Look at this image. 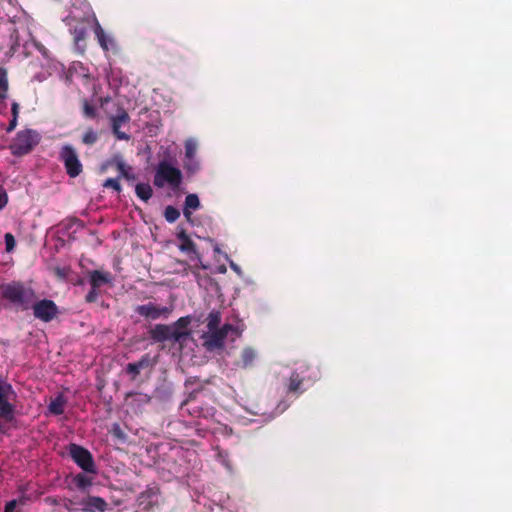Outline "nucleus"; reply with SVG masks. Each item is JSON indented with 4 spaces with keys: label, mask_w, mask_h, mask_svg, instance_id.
Returning a JSON list of instances; mask_svg holds the SVG:
<instances>
[{
    "label": "nucleus",
    "mask_w": 512,
    "mask_h": 512,
    "mask_svg": "<svg viewBox=\"0 0 512 512\" xmlns=\"http://www.w3.org/2000/svg\"><path fill=\"white\" fill-rule=\"evenodd\" d=\"M192 417L191 421L184 420L194 429L195 433L200 437H205L207 433H211L216 439L228 438L232 436L233 430L230 426L222 423L219 415L212 406H200L193 400H186L180 406V415Z\"/></svg>",
    "instance_id": "obj_1"
},
{
    "label": "nucleus",
    "mask_w": 512,
    "mask_h": 512,
    "mask_svg": "<svg viewBox=\"0 0 512 512\" xmlns=\"http://www.w3.org/2000/svg\"><path fill=\"white\" fill-rule=\"evenodd\" d=\"M33 20L23 15L8 20L0 26V48L8 49L10 53H15L20 47L27 50L30 45L36 46L32 37L31 25Z\"/></svg>",
    "instance_id": "obj_2"
},
{
    "label": "nucleus",
    "mask_w": 512,
    "mask_h": 512,
    "mask_svg": "<svg viewBox=\"0 0 512 512\" xmlns=\"http://www.w3.org/2000/svg\"><path fill=\"white\" fill-rule=\"evenodd\" d=\"M69 28V32L74 37V44L79 52L84 51V45L81 43L87 35V27L96 26L99 23L91 6L84 0H75L72 4L69 14L63 20Z\"/></svg>",
    "instance_id": "obj_3"
},
{
    "label": "nucleus",
    "mask_w": 512,
    "mask_h": 512,
    "mask_svg": "<svg viewBox=\"0 0 512 512\" xmlns=\"http://www.w3.org/2000/svg\"><path fill=\"white\" fill-rule=\"evenodd\" d=\"M221 313L216 310H212L207 317L206 330L201 335L202 345L207 351H215L222 349L225 344V340L228 335L234 334L236 337L239 336V332L232 324H221Z\"/></svg>",
    "instance_id": "obj_4"
},
{
    "label": "nucleus",
    "mask_w": 512,
    "mask_h": 512,
    "mask_svg": "<svg viewBox=\"0 0 512 512\" xmlns=\"http://www.w3.org/2000/svg\"><path fill=\"white\" fill-rule=\"evenodd\" d=\"M1 295L13 306L27 310L36 299L35 290L20 281H12L0 287Z\"/></svg>",
    "instance_id": "obj_5"
},
{
    "label": "nucleus",
    "mask_w": 512,
    "mask_h": 512,
    "mask_svg": "<svg viewBox=\"0 0 512 512\" xmlns=\"http://www.w3.org/2000/svg\"><path fill=\"white\" fill-rule=\"evenodd\" d=\"M183 181L181 170L172 161L162 159L159 161L154 175V185L158 188L165 186L173 191L179 189Z\"/></svg>",
    "instance_id": "obj_6"
},
{
    "label": "nucleus",
    "mask_w": 512,
    "mask_h": 512,
    "mask_svg": "<svg viewBox=\"0 0 512 512\" xmlns=\"http://www.w3.org/2000/svg\"><path fill=\"white\" fill-rule=\"evenodd\" d=\"M319 378V371L306 365L299 366L289 377L287 391L289 393H303Z\"/></svg>",
    "instance_id": "obj_7"
},
{
    "label": "nucleus",
    "mask_w": 512,
    "mask_h": 512,
    "mask_svg": "<svg viewBox=\"0 0 512 512\" xmlns=\"http://www.w3.org/2000/svg\"><path fill=\"white\" fill-rule=\"evenodd\" d=\"M40 141L39 134L32 129L19 131L10 145L14 156H22L29 153Z\"/></svg>",
    "instance_id": "obj_8"
},
{
    "label": "nucleus",
    "mask_w": 512,
    "mask_h": 512,
    "mask_svg": "<svg viewBox=\"0 0 512 512\" xmlns=\"http://www.w3.org/2000/svg\"><path fill=\"white\" fill-rule=\"evenodd\" d=\"M59 160L63 163L69 177L76 178L81 174L83 166L71 144H65L60 148Z\"/></svg>",
    "instance_id": "obj_9"
},
{
    "label": "nucleus",
    "mask_w": 512,
    "mask_h": 512,
    "mask_svg": "<svg viewBox=\"0 0 512 512\" xmlns=\"http://www.w3.org/2000/svg\"><path fill=\"white\" fill-rule=\"evenodd\" d=\"M72 460L86 473H96V465L91 452L81 445L71 443L67 447Z\"/></svg>",
    "instance_id": "obj_10"
},
{
    "label": "nucleus",
    "mask_w": 512,
    "mask_h": 512,
    "mask_svg": "<svg viewBox=\"0 0 512 512\" xmlns=\"http://www.w3.org/2000/svg\"><path fill=\"white\" fill-rule=\"evenodd\" d=\"M16 397L11 384L0 379V417L11 421L14 418L15 406L12 403Z\"/></svg>",
    "instance_id": "obj_11"
},
{
    "label": "nucleus",
    "mask_w": 512,
    "mask_h": 512,
    "mask_svg": "<svg viewBox=\"0 0 512 512\" xmlns=\"http://www.w3.org/2000/svg\"><path fill=\"white\" fill-rule=\"evenodd\" d=\"M183 169L187 176H193L201 170V162L197 157L198 143L194 138H188L185 143Z\"/></svg>",
    "instance_id": "obj_12"
},
{
    "label": "nucleus",
    "mask_w": 512,
    "mask_h": 512,
    "mask_svg": "<svg viewBox=\"0 0 512 512\" xmlns=\"http://www.w3.org/2000/svg\"><path fill=\"white\" fill-rule=\"evenodd\" d=\"M30 308L34 317L45 323L51 322L59 313L58 306L50 299L34 300Z\"/></svg>",
    "instance_id": "obj_13"
},
{
    "label": "nucleus",
    "mask_w": 512,
    "mask_h": 512,
    "mask_svg": "<svg viewBox=\"0 0 512 512\" xmlns=\"http://www.w3.org/2000/svg\"><path fill=\"white\" fill-rule=\"evenodd\" d=\"M136 312L139 315L151 320H156L159 318L166 319L172 312V308L167 306H158L154 303H148L137 306Z\"/></svg>",
    "instance_id": "obj_14"
},
{
    "label": "nucleus",
    "mask_w": 512,
    "mask_h": 512,
    "mask_svg": "<svg viewBox=\"0 0 512 512\" xmlns=\"http://www.w3.org/2000/svg\"><path fill=\"white\" fill-rule=\"evenodd\" d=\"M83 512H105L107 510V502L99 496H87L78 502Z\"/></svg>",
    "instance_id": "obj_15"
},
{
    "label": "nucleus",
    "mask_w": 512,
    "mask_h": 512,
    "mask_svg": "<svg viewBox=\"0 0 512 512\" xmlns=\"http://www.w3.org/2000/svg\"><path fill=\"white\" fill-rule=\"evenodd\" d=\"M130 120L128 113L125 110H119L118 113L111 117V127L114 135L118 140H129L130 135L120 130L122 125H125Z\"/></svg>",
    "instance_id": "obj_16"
},
{
    "label": "nucleus",
    "mask_w": 512,
    "mask_h": 512,
    "mask_svg": "<svg viewBox=\"0 0 512 512\" xmlns=\"http://www.w3.org/2000/svg\"><path fill=\"white\" fill-rule=\"evenodd\" d=\"M201 208L199 196L196 193H190L185 197L183 204V215L187 222L192 223V215Z\"/></svg>",
    "instance_id": "obj_17"
},
{
    "label": "nucleus",
    "mask_w": 512,
    "mask_h": 512,
    "mask_svg": "<svg viewBox=\"0 0 512 512\" xmlns=\"http://www.w3.org/2000/svg\"><path fill=\"white\" fill-rule=\"evenodd\" d=\"M113 281V276L110 272L100 270H93L89 275L90 285L100 288L104 284H110Z\"/></svg>",
    "instance_id": "obj_18"
},
{
    "label": "nucleus",
    "mask_w": 512,
    "mask_h": 512,
    "mask_svg": "<svg viewBox=\"0 0 512 512\" xmlns=\"http://www.w3.org/2000/svg\"><path fill=\"white\" fill-rule=\"evenodd\" d=\"M153 365L152 358L149 354H145L141 357V359L137 362L128 363L125 370L128 374L132 375L133 377H136L140 371L144 368H147L149 366Z\"/></svg>",
    "instance_id": "obj_19"
},
{
    "label": "nucleus",
    "mask_w": 512,
    "mask_h": 512,
    "mask_svg": "<svg viewBox=\"0 0 512 512\" xmlns=\"http://www.w3.org/2000/svg\"><path fill=\"white\" fill-rule=\"evenodd\" d=\"M89 77V69L81 62H73L68 69V80L74 81L75 79H86Z\"/></svg>",
    "instance_id": "obj_20"
},
{
    "label": "nucleus",
    "mask_w": 512,
    "mask_h": 512,
    "mask_svg": "<svg viewBox=\"0 0 512 512\" xmlns=\"http://www.w3.org/2000/svg\"><path fill=\"white\" fill-rule=\"evenodd\" d=\"M94 33L99 45L103 50L108 51L114 47L113 38L103 30L99 23H96V26L94 27Z\"/></svg>",
    "instance_id": "obj_21"
},
{
    "label": "nucleus",
    "mask_w": 512,
    "mask_h": 512,
    "mask_svg": "<svg viewBox=\"0 0 512 512\" xmlns=\"http://www.w3.org/2000/svg\"><path fill=\"white\" fill-rule=\"evenodd\" d=\"M8 98V78L4 69L0 68V113L5 114L7 105L6 99Z\"/></svg>",
    "instance_id": "obj_22"
},
{
    "label": "nucleus",
    "mask_w": 512,
    "mask_h": 512,
    "mask_svg": "<svg viewBox=\"0 0 512 512\" xmlns=\"http://www.w3.org/2000/svg\"><path fill=\"white\" fill-rule=\"evenodd\" d=\"M257 359V352L251 347H245L241 352L240 362L236 365L242 369H247L253 366Z\"/></svg>",
    "instance_id": "obj_23"
},
{
    "label": "nucleus",
    "mask_w": 512,
    "mask_h": 512,
    "mask_svg": "<svg viewBox=\"0 0 512 512\" xmlns=\"http://www.w3.org/2000/svg\"><path fill=\"white\" fill-rule=\"evenodd\" d=\"M170 331L169 325L157 324L151 331V338L156 342L170 340Z\"/></svg>",
    "instance_id": "obj_24"
},
{
    "label": "nucleus",
    "mask_w": 512,
    "mask_h": 512,
    "mask_svg": "<svg viewBox=\"0 0 512 512\" xmlns=\"http://www.w3.org/2000/svg\"><path fill=\"white\" fill-rule=\"evenodd\" d=\"M215 460L220 463L227 472L233 473V465L229 457V453L226 450L220 449L218 446L215 447Z\"/></svg>",
    "instance_id": "obj_25"
},
{
    "label": "nucleus",
    "mask_w": 512,
    "mask_h": 512,
    "mask_svg": "<svg viewBox=\"0 0 512 512\" xmlns=\"http://www.w3.org/2000/svg\"><path fill=\"white\" fill-rule=\"evenodd\" d=\"M289 407V404L286 402H280L278 406L276 407L275 411L267 414L266 412H259V411H249L252 415H260L263 419L261 422H268L275 418L276 416L282 414L287 408Z\"/></svg>",
    "instance_id": "obj_26"
},
{
    "label": "nucleus",
    "mask_w": 512,
    "mask_h": 512,
    "mask_svg": "<svg viewBox=\"0 0 512 512\" xmlns=\"http://www.w3.org/2000/svg\"><path fill=\"white\" fill-rule=\"evenodd\" d=\"M66 400L62 394L56 396L48 405V411L53 415H61L64 413Z\"/></svg>",
    "instance_id": "obj_27"
},
{
    "label": "nucleus",
    "mask_w": 512,
    "mask_h": 512,
    "mask_svg": "<svg viewBox=\"0 0 512 512\" xmlns=\"http://www.w3.org/2000/svg\"><path fill=\"white\" fill-rule=\"evenodd\" d=\"M135 193L140 200L147 202L153 195V189L149 183H138L135 186Z\"/></svg>",
    "instance_id": "obj_28"
},
{
    "label": "nucleus",
    "mask_w": 512,
    "mask_h": 512,
    "mask_svg": "<svg viewBox=\"0 0 512 512\" xmlns=\"http://www.w3.org/2000/svg\"><path fill=\"white\" fill-rule=\"evenodd\" d=\"M116 167L119 171L120 176L125 178L127 181H134L136 179V175L133 171V168L130 165L126 164L123 160H117Z\"/></svg>",
    "instance_id": "obj_29"
},
{
    "label": "nucleus",
    "mask_w": 512,
    "mask_h": 512,
    "mask_svg": "<svg viewBox=\"0 0 512 512\" xmlns=\"http://www.w3.org/2000/svg\"><path fill=\"white\" fill-rule=\"evenodd\" d=\"M171 331H170V340L179 342L183 339H186L190 333L188 329H181L179 326L175 325L174 323L172 325H169Z\"/></svg>",
    "instance_id": "obj_30"
},
{
    "label": "nucleus",
    "mask_w": 512,
    "mask_h": 512,
    "mask_svg": "<svg viewBox=\"0 0 512 512\" xmlns=\"http://www.w3.org/2000/svg\"><path fill=\"white\" fill-rule=\"evenodd\" d=\"M19 109H20L19 104L16 101H12V103H11L12 118L9 122L7 129H6L7 132H11L16 128L18 116H19Z\"/></svg>",
    "instance_id": "obj_31"
},
{
    "label": "nucleus",
    "mask_w": 512,
    "mask_h": 512,
    "mask_svg": "<svg viewBox=\"0 0 512 512\" xmlns=\"http://www.w3.org/2000/svg\"><path fill=\"white\" fill-rule=\"evenodd\" d=\"M73 482L75 483L77 488L81 490H85L86 488L92 485L91 479L83 473L75 475L73 478Z\"/></svg>",
    "instance_id": "obj_32"
},
{
    "label": "nucleus",
    "mask_w": 512,
    "mask_h": 512,
    "mask_svg": "<svg viewBox=\"0 0 512 512\" xmlns=\"http://www.w3.org/2000/svg\"><path fill=\"white\" fill-rule=\"evenodd\" d=\"M164 217L168 223H174L180 217V211L176 207L168 205L164 210Z\"/></svg>",
    "instance_id": "obj_33"
},
{
    "label": "nucleus",
    "mask_w": 512,
    "mask_h": 512,
    "mask_svg": "<svg viewBox=\"0 0 512 512\" xmlns=\"http://www.w3.org/2000/svg\"><path fill=\"white\" fill-rule=\"evenodd\" d=\"M98 140V133L94 129H88L84 132L82 136V142L85 145H93Z\"/></svg>",
    "instance_id": "obj_34"
},
{
    "label": "nucleus",
    "mask_w": 512,
    "mask_h": 512,
    "mask_svg": "<svg viewBox=\"0 0 512 512\" xmlns=\"http://www.w3.org/2000/svg\"><path fill=\"white\" fill-rule=\"evenodd\" d=\"M178 238L182 241H184V243L180 246V250L183 251V252H195V247H194V243L188 238V236L182 232L178 235Z\"/></svg>",
    "instance_id": "obj_35"
},
{
    "label": "nucleus",
    "mask_w": 512,
    "mask_h": 512,
    "mask_svg": "<svg viewBox=\"0 0 512 512\" xmlns=\"http://www.w3.org/2000/svg\"><path fill=\"white\" fill-rule=\"evenodd\" d=\"M103 186L105 188H112L115 192L120 193L121 192V185L119 183L118 178H108L103 183Z\"/></svg>",
    "instance_id": "obj_36"
},
{
    "label": "nucleus",
    "mask_w": 512,
    "mask_h": 512,
    "mask_svg": "<svg viewBox=\"0 0 512 512\" xmlns=\"http://www.w3.org/2000/svg\"><path fill=\"white\" fill-rule=\"evenodd\" d=\"M4 239H5L6 251L12 252L16 245L14 236L11 233H6L4 236Z\"/></svg>",
    "instance_id": "obj_37"
},
{
    "label": "nucleus",
    "mask_w": 512,
    "mask_h": 512,
    "mask_svg": "<svg viewBox=\"0 0 512 512\" xmlns=\"http://www.w3.org/2000/svg\"><path fill=\"white\" fill-rule=\"evenodd\" d=\"M98 287L91 286L90 291L86 295V301L89 303L95 302L98 298Z\"/></svg>",
    "instance_id": "obj_38"
},
{
    "label": "nucleus",
    "mask_w": 512,
    "mask_h": 512,
    "mask_svg": "<svg viewBox=\"0 0 512 512\" xmlns=\"http://www.w3.org/2000/svg\"><path fill=\"white\" fill-rule=\"evenodd\" d=\"M225 258H226V260L228 261L230 268H231V269H232V270H233V271H234L238 276L242 277V276H243V271H242V269L240 268V266H239V265H237L233 260H231V259L228 257V255H225Z\"/></svg>",
    "instance_id": "obj_39"
},
{
    "label": "nucleus",
    "mask_w": 512,
    "mask_h": 512,
    "mask_svg": "<svg viewBox=\"0 0 512 512\" xmlns=\"http://www.w3.org/2000/svg\"><path fill=\"white\" fill-rule=\"evenodd\" d=\"M161 150L163 151L164 159H167L168 161H172L174 164L176 162L175 154L170 151L169 147H161Z\"/></svg>",
    "instance_id": "obj_40"
},
{
    "label": "nucleus",
    "mask_w": 512,
    "mask_h": 512,
    "mask_svg": "<svg viewBox=\"0 0 512 512\" xmlns=\"http://www.w3.org/2000/svg\"><path fill=\"white\" fill-rule=\"evenodd\" d=\"M174 324L179 326L181 329H188L187 327L190 324V317H181Z\"/></svg>",
    "instance_id": "obj_41"
},
{
    "label": "nucleus",
    "mask_w": 512,
    "mask_h": 512,
    "mask_svg": "<svg viewBox=\"0 0 512 512\" xmlns=\"http://www.w3.org/2000/svg\"><path fill=\"white\" fill-rule=\"evenodd\" d=\"M112 431H113V434H114L117 438H119V439H121V440H123V441L126 439V435H125V433L121 430V428H120L119 424H114V425H113V429H112Z\"/></svg>",
    "instance_id": "obj_42"
},
{
    "label": "nucleus",
    "mask_w": 512,
    "mask_h": 512,
    "mask_svg": "<svg viewBox=\"0 0 512 512\" xmlns=\"http://www.w3.org/2000/svg\"><path fill=\"white\" fill-rule=\"evenodd\" d=\"M8 202V196L5 190L0 188V210H2Z\"/></svg>",
    "instance_id": "obj_43"
},
{
    "label": "nucleus",
    "mask_w": 512,
    "mask_h": 512,
    "mask_svg": "<svg viewBox=\"0 0 512 512\" xmlns=\"http://www.w3.org/2000/svg\"><path fill=\"white\" fill-rule=\"evenodd\" d=\"M84 112L90 118H93L95 116V108L88 104H85Z\"/></svg>",
    "instance_id": "obj_44"
},
{
    "label": "nucleus",
    "mask_w": 512,
    "mask_h": 512,
    "mask_svg": "<svg viewBox=\"0 0 512 512\" xmlns=\"http://www.w3.org/2000/svg\"><path fill=\"white\" fill-rule=\"evenodd\" d=\"M16 500H11L9 502L6 503L5 505V508H4V512H13L15 507H16Z\"/></svg>",
    "instance_id": "obj_45"
},
{
    "label": "nucleus",
    "mask_w": 512,
    "mask_h": 512,
    "mask_svg": "<svg viewBox=\"0 0 512 512\" xmlns=\"http://www.w3.org/2000/svg\"><path fill=\"white\" fill-rule=\"evenodd\" d=\"M140 396H141V397H142L146 402H148V401L150 400V398H149V397H148V395H146V394H144V395L140 394Z\"/></svg>",
    "instance_id": "obj_46"
},
{
    "label": "nucleus",
    "mask_w": 512,
    "mask_h": 512,
    "mask_svg": "<svg viewBox=\"0 0 512 512\" xmlns=\"http://www.w3.org/2000/svg\"><path fill=\"white\" fill-rule=\"evenodd\" d=\"M221 507L222 508H228L227 505L225 504V502L221 503Z\"/></svg>",
    "instance_id": "obj_47"
},
{
    "label": "nucleus",
    "mask_w": 512,
    "mask_h": 512,
    "mask_svg": "<svg viewBox=\"0 0 512 512\" xmlns=\"http://www.w3.org/2000/svg\"><path fill=\"white\" fill-rule=\"evenodd\" d=\"M214 251L217 252V253H220V249L218 247H215Z\"/></svg>",
    "instance_id": "obj_48"
}]
</instances>
